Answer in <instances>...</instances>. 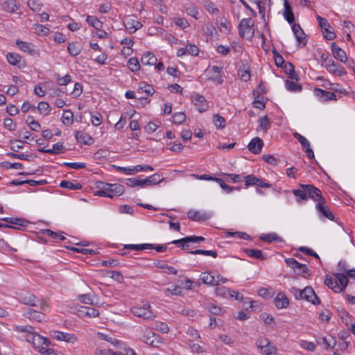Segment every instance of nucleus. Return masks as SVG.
I'll return each instance as SVG.
<instances>
[{
    "instance_id": "obj_1",
    "label": "nucleus",
    "mask_w": 355,
    "mask_h": 355,
    "mask_svg": "<svg viewBox=\"0 0 355 355\" xmlns=\"http://www.w3.org/2000/svg\"><path fill=\"white\" fill-rule=\"evenodd\" d=\"M125 191V188L119 184H105L102 189L98 191L96 195L98 196L108 197L112 198L114 196H119Z\"/></svg>"
},
{
    "instance_id": "obj_2",
    "label": "nucleus",
    "mask_w": 355,
    "mask_h": 355,
    "mask_svg": "<svg viewBox=\"0 0 355 355\" xmlns=\"http://www.w3.org/2000/svg\"><path fill=\"white\" fill-rule=\"evenodd\" d=\"M19 300L24 304L38 307L40 311H45L48 307L43 300H40L29 293H22L19 297Z\"/></svg>"
},
{
    "instance_id": "obj_3",
    "label": "nucleus",
    "mask_w": 355,
    "mask_h": 355,
    "mask_svg": "<svg viewBox=\"0 0 355 355\" xmlns=\"http://www.w3.org/2000/svg\"><path fill=\"white\" fill-rule=\"evenodd\" d=\"M285 262L297 275H300L304 278H309L311 276V270L306 265L299 263L293 258H287L285 259Z\"/></svg>"
},
{
    "instance_id": "obj_4",
    "label": "nucleus",
    "mask_w": 355,
    "mask_h": 355,
    "mask_svg": "<svg viewBox=\"0 0 355 355\" xmlns=\"http://www.w3.org/2000/svg\"><path fill=\"white\" fill-rule=\"evenodd\" d=\"M254 21L251 18H244L239 22L238 29L241 37L251 40L254 36Z\"/></svg>"
},
{
    "instance_id": "obj_5",
    "label": "nucleus",
    "mask_w": 355,
    "mask_h": 355,
    "mask_svg": "<svg viewBox=\"0 0 355 355\" xmlns=\"http://www.w3.org/2000/svg\"><path fill=\"white\" fill-rule=\"evenodd\" d=\"M151 306L148 302H146L141 306H134L131 309V313L139 318L144 320H153L155 315L150 310Z\"/></svg>"
},
{
    "instance_id": "obj_6",
    "label": "nucleus",
    "mask_w": 355,
    "mask_h": 355,
    "mask_svg": "<svg viewBox=\"0 0 355 355\" xmlns=\"http://www.w3.org/2000/svg\"><path fill=\"white\" fill-rule=\"evenodd\" d=\"M300 186L302 189H306L308 198L317 202L324 200V198L322 196L321 191L313 184H300Z\"/></svg>"
},
{
    "instance_id": "obj_7",
    "label": "nucleus",
    "mask_w": 355,
    "mask_h": 355,
    "mask_svg": "<svg viewBox=\"0 0 355 355\" xmlns=\"http://www.w3.org/2000/svg\"><path fill=\"white\" fill-rule=\"evenodd\" d=\"M140 340L153 347H159V345L162 343L159 335L155 334L150 330L144 332L142 336H141Z\"/></svg>"
},
{
    "instance_id": "obj_8",
    "label": "nucleus",
    "mask_w": 355,
    "mask_h": 355,
    "mask_svg": "<svg viewBox=\"0 0 355 355\" xmlns=\"http://www.w3.org/2000/svg\"><path fill=\"white\" fill-rule=\"evenodd\" d=\"M27 341L31 343L34 347L37 348L39 351L42 347L49 346L51 343L50 340L34 331L31 336H28Z\"/></svg>"
},
{
    "instance_id": "obj_9",
    "label": "nucleus",
    "mask_w": 355,
    "mask_h": 355,
    "mask_svg": "<svg viewBox=\"0 0 355 355\" xmlns=\"http://www.w3.org/2000/svg\"><path fill=\"white\" fill-rule=\"evenodd\" d=\"M205 238L203 236H186L180 239L174 240L171 241L170 243L173 244H178L183 243V245H180V248L182 250H189L190 248L189 243H199L200 241H205Z\"/></svg>"
},
{
    "instance_id": "obj_10",
    "label": "nucleus",
    "mask_w": 355,
    "mask_h": 355,
    "mask_svg": "<svg viewBox=\"0 0 355 355\" xmlns=\"http://www.w3.org/2000/svg\"><path fill=\"white\" fill-rule=\"evenodd\" d=\"M301 300L304 299L314 305L320 303V299L316 295L313 288L311 286H306L301 291Z\"/></svg>"
},
{
    "instance_id": "obj_11",
    "label": "nucleus",
    "mask_w": 355,
    "mask_h": 355,
    "mask_svg": "<svg viewBox=\"0 0 355 355\" xmlns=\"http://www.w3.org/2000/svg\"><path fill=\"white\" fill-rule=\"evenodd\" d=\"M188 218L192 220L204 222L211 218L212 214L205 211L189 210L187 213Z\"/></svg>"
},
{
    "instance_id": "obj_12",
    "label": "nucleus",
    "mask_w": 355,
    "mask_h": 355,
    "mask_svg": "<svg viewBox=\"0 0 355 355\" xmlns=\"http://www.w3.org/2000/svg\"><path fill=\"white\" fill-rule=\"evenodd\" d=\"M331 51L334 58L346 64L349 67H352L350 62L347 60L345 52L340 48L335 42L331 44Z\"/></svg>"
},
{
    "instance_id": "obj_13",
    "label": "nucleus",
    "mask_w": 355,
    "mask_h": 355,
    "mask_svg": "<svg viewBox=\"0 0 355 355\" xmlns=\"http://www.w3.org/2000/svg\"><path fill=\"white\" fill-rule=\"evenodd\" d=\"M52 337L57 340L64 341L66 343L72 344L78 341V338L75 334L58 331H53L52 333Z\"/></svg>"
},
{
    "instance_id": "obj_14",
    "label": "nucleus",
    "mask_w": 355,
    "mask_h": 355,
    "mask_svg": "<svg viewBox=\"0 0 355 355\" xmlns=\"http://www.w3.org/2000/svg\"><path fill=\"white\" fill-rule=\"evenodd\" d=\"M192 101L196 110L200 113L205 112L209 107V103L207 100L199 94H194L192 96Z\"/></svg>"
},
{
    "instance_id": "obj_15",
    "label": "nucleus",
    "mask_w": 355,
    "mask_h": 355,
    "mask_svg": "<svg viewBox=\"0 0 355 355\" xmlns=\"http://www.w3.org/2000/svg\"><path fill=\"white\" fill-rule=\"evenodd\" d=\"M245 187L257 186L262 188H270L271 184L264 182L261 178H259L254 175H248L244 178Z\"/></svg>"
},
{
    "instance_id": "obj_16",
    "label": "nucleus",
    "mask_w": 355,
    "mask_h": 355,
    "mask_svg": "<svg viewBox=\"0 0 355 355\" xmlns=\"http://www.w3.org/2000/svg\"><path fill=\"white\" fill-rule=\"evenodd\" d=\"M325 204L326 200L324 199V200L317 202L315 205V209L319 212L320 216L325 217L330 220H334V215Z\"/></svg>"
},
{
    "instance_id": "obj_17",
    "label": "nucleus",
    "mask_w": 355,
    "mask_h": 355,
    "mask_svg": "<svg viewBox=\"0 0 355 355\" xmlns=\"http://www.w3.org/2000/svg\"><path fill=\"white\" fill-rule=\"evenodd\" d=\"M314 94L322 102H327L331 100L336 101V95L334 92H328L320 88L314 89Z\"/></svg>"
},
{
    "instance_id": "obj_18",
    "label": "nucleus",
    "mask_w": 355,
    "mask_h": 355,
    "mask_svg": "<svg viewBox=\"0 0 355 355\" xmlns=\"http://www.w3.org/2000/svg\"><path fill=\"white\" fill-rule=\"evenodd\" d=\"M221 71V67L217 66H212L207 71V73L209 76V79L212 80L213 81L217 83L218 84H222L223 83V79L220 76Z\"/></svg>"
},
{
    "instance_id": "obj_19",
    "label": "nucleus",
    "mask_w": 355,
    "mask_h": 355,
    "mask_svg": "<svg viewBox=\"0 0 355 355\" xmlns=\"http://www.w3.org/2000/svg\"><path fill=\"white\" fill-rule=\"evenodd\" d=\"M263 146V141L259 137L253 138L248 145V150L254 154H259Z\"/></svg>"
},
{
    "instance_id": "obj_20",
    "label": "nucleus",
    "mask_w": 355,
    "mask_h": 355,
    "mask_svg": "<svg viewBox=\"0 0 355 355\" xmlns=\"http://www.w3.org/2000/svg\"><path fill=\"white\" fill-rule=\"evenodd\" d=\"M124 26L130 33H134L141 28L142 24L138 20L128 17L124 21Z\"/></svg>"
},
{
    "instance_id": "obj_21",
    "label": "nucleus",
    "mask_w": 355,
    "mask_h": 355,
    "mask_svg": "<svg viewBox=\"0 0 355 355\" xmlns=\"http://www.w3.org/2000/svg\"><path fill=\"white\" fill-rule=\"evenodd\" d=\"M2 220L8 223L12 226L19 228L21 230L22 227H25L28 224V222L23 218H3L1 219Z\"/></svg>"
},
{
    "instance_id": "obj_22",
    "label": "nucleus",
    "mask_w": 355,
    "mask_h": 355,
    "mask_svg": "<svg viewBox=\"0 0 355 355\" xmlns=\"http://www.w3.org/2000/svg\"><path fill=\"white\" fill-rule=\"evenodd\" d=\"M275 306L280 309L286 308L289 304V300L285 294L279 293L274 300Z\"/></svg>"
},
{
    "instance_id": "obj_23",
    "label": "nucleus",
    "mask_w": 355,
    "mask_h": 355,
    "mask_svg": "<svg viewBox=\"0 0 355 355\" xmlns=\"http://www.w3.org/2000/svg\"><path fill=\"white\" fill-rule=\"evenodd\" d=\"M284 17L285 19L288 21V24H293L295 21L294 14L292 10V8L289 4L288 0H284Z\"/></svg>"
},
{
    "instance_id": "obj_24",
    "label": "nucleus",
    "mask_w": 355,
    "mask_h": 355,
    "mask_svg": "<svg viewBox=\"0 0 355 355\" xmlns=\"http://www.w3.org/2000/svg\"><path fill=\"white\" fill-rule=\"evenodd\" d=\"M3 9L8 12H15L19 8L20 4L17 0H6L3 3Z\"/></svg>"
},
{
    "instance_id": "obj_25",
    "label": "nucleus",
    "mask_w": 355,
    "mask_h": 355,
    "mask_svg": "<svg viewBox=\"0 0 355 355\" xmlns=\"http://www.w3.org/2000/svg\"><path fill=\"white\" fill-rule=\"evenodd\" d=\"M24 315L29 319H33L38 322H42L44 320L45 315L40 311L29 309Z\"/></svg>"
},
{
    "instance_id": "obj_26",
    "label": "nucleus",
    "mask_w": 355,
    "mask_h": 355,
    "mask_svg": "<svg viewBox=\"0 0 355 355\" xmlns=\"http://www.w3.org/2000/svg\"><path fill=\"white\" fill-rule=\"evenodd\" d=\"M157 58L152 52L147 51L145 53L141 59L143 65H155L157 62Z\"/></svg>"
},
{
    "instance_id": "obj_27",
    "label": "nucleus",
    "mask_w": 355,
    "mask_h": 355,
    "mask_svg": "<svg viewBox=\"0 0 355 355\" xmlns=\"http://www.w3.org/2000/svg\"><path fill=\"white\" fill-rule=\"evenodd\" d=\"M324 284L328 286L329 288L333 290L335 293H340L342 290L340 287L339 284L336 279H334L330 276H327L324 279Z\"/></svg>"
},
{
    "instance_id": "obj_28",
    "label": "nucleus",
    "mask_w": 355,
    "mask_h": 355,
    "mask_svg": "<svg viewBox=\"0 0 355 355\" xmlns=\"http://www.w3.org/2000/svg\"><path fill=\"white\" fill-rule=\"evenodd\" d=\"M200 279L202 280V283L205 284H207L209 286H217L216 283V277H214V275H211L209 272H202L200 274Z\"/></svg>"
},
{
    "instance_id": "obj_29",
    "label": "nucleus",
    "mask_w": 355,
    "mask_h": 355,
    "mask_svg": "<svg viewBox=\"0 0 355 355\" xmlns=\"http://www.w3.org/2000/svg\"><path fill=\"white\" fill-rule=\"evenodd\" d=\"M75 137L78 142L87 145L92 144L93 139L87 134H85L81 131H76Z\"/></svg>"
},
{
    "instance_id": "obj_30",
    "label": "nucleus",
    "mask_w": 355,
    "mask_h": 355,
    "mask_svg": "<svg viewBox=\"0 0 355 355\" xmlns=\"http://www.w3.org/2000/svg\"><path fill=\"white\" fill-rule=\"evenodd\" d=\"M284 69L286 73H287L290 78L297 81L299 80V76L295 73V67L291 62H286L282 67Z\"/></svg>"
},
{
    "instance_id": "obj_31",
    "label": "nucleus",
    "mask_w": 355,
    "mask_h": 355,
    "mask_svg": "<svg viewBox=\"0 0 355 355\" xmlns=\"http://www.w3.org/2000/svg\"><path fill=\"white\" fill-rule=\"evenodd\" d=\"M245 253L249 257H252L259 260H264L266 259V255L263 254L262 251L257 249H245Z\"/></svg>"
},
{
    "instance_id": "obj_32",
    "label": "nucleus",
    "mask_w": 355,
    "mask_h": 355,
    "mask_svg": "<svg viewBox=\"0 0 355 355\" xmlns=\"http://www.w3.org/2000/svg\"><path fill=\"white\" fill-rule=\"evenodd\" d=\"M63 144L62 142H58L53 144V148L51 149H45L44 148H42L39 149V151L51 155L59 154L61 153V150L63 148Z\"/></svg>"
},
{
    "instance_id": "obj_33",
    "label": "nucleus",
    "mask_w": 355,
    "mask_h": 355,
    "mask_svg": "<svg viewBox=\"0 0 355 355\" xmlns=\"http://www.w3.org/2000/svg\"><path fill=\"white\" fill-rule=\"evenodd\" d=\"M292 193L296 197V201L298 203H302V202H305L308 200L306 189H293Z\"/></svg>"
},
{
    "instance_id": "obj_34",
    "label": "nucleus",
    "mask_w": 355,
    "mask_h": 355,
    "mask_svg": "<svg viewBox=\"0 0 355 355\" xmlns=\"http://www.w3.org/2000/svg\"><path fill=\"white\" fill-rule=\"evenodd\" d=\"M60 187L62 188L69 189L70 190H79L81 189L83 186L80 183H74L69 180H62L60 183Z\"/></svg>"
},
{
    "instance_id": "obj_35",
    "label": "nucleus",
    "mask_w": 355,
    "mask_h": 355,
    "mask_svg": "<svg viewBox=\"0 0 355 355\" xmlns=\"http://www.w3.org/2000/svg\"><path fill=\"white\" fill-rule=\"evenodd\" d=\"M62 121L65 125H71L73 122V113L69 110H64L62 116Z\"/></svg>"
},
{
    "instance_id": "obj_36",
    "label": "nucleus",
    "mask_w": 355,
    "mask_h": 355,
    "mask_svg": "<svg viewBox=\"0 0 355 355\" xmlns=\"http://www.w3.org/2000/svg\"><path fill=\"white\" fill-rule=\"evenodd\" d=\"M16 44L24 52H26L31 55H33L35 53V50L29 43L17 40L16 41Z\"/></svg>"
},
{
    "instance_id": "obj_37",
    "label": "nucleus",
    "mask_w": 355,
    "mask_h": 355,
    "mask_svg": "<svg viewBox=\"0 0 355 355\" xmlns=\"http://www.w3.org/2000/svg\"><path fill=\"white\" fill-rule=\"evenodd\" d=\"M336 280L338 281L339 282V285H340V287L343 291H344L347 284H348V282H349V280H348V278L349 277L347 274H342V273H336Z\"/></svg>"
},
{
    "instance_id": "obj_38",
    "label": "nucleus",
    "mask_w": 355,
    "mask_h": 355,
    "mask_svg": "<svg viewBox=\"0 0 355 355\" xmlns=\"http://www.w3.org/2000/svg\"><path fill=\"white\" fill-rule=\"evenodd\" d=\"M260 239L266 242L271 243L272 241H282V239L276 233L263 234Z\"/></svg>"
},
{
    "instance_id": "obj_39",
    "label": "nucleus",
    "mask_w": 355,
    "mask_h": 355,
    "mask_svg": "<svg viewBox=\"0 0 355 355\" xmlns=\"http://www.w3.org/2000/svg\"><path fill=\"white\" fill-rule=\"evenodd\" d=\"M80 312L85 316L94 318L99 315V311L93 307L84 306Z\"/></svg>"
},
{
    "instance_id": "obj_40",
    "label": "nucleus",
    "mask_w": 355,
    "mask_h": 355,
    "mask_svg": "<svg viewBox=\"0 0 355 355\" xmlns=\"http://www.w3.org/2000/svg\"><path fill=\"white\" fill-rule=\"evenodd\" d=\"M86 21L96 30H99L102 26L101 21L94 16H87Z\"/></svg>"
},
{
    "instance_id": "obj_41",
    "label": "nucleus",
    "mask_w": 355,
    "mask_h": 355,
    "mask_svg": "<svg viewBox=\"0 0 355 355\" xmlns=\"http://www.w3.org/2000/svg\"><path fill=\"white\" fill-rule=\"evenodd\" d=\"M21 58L19 55H18L17 53H8L6 55V59H7L8 62H9V64L14 65V66L19 64V63L20 62Z\"/></svg>"
},
{
    "instance_id": "obj_42",
    "label": "nucleus",
    "mask_w": 355,
    "mask_h": 355,
    "mask_svg": "<svg viewBox=\"0 0 355 355\" xmlns=\"http://www.w3.org/2000/svg\"><path fill=\"white\" fill-rule=\"evenodd\" d=\"M128 67L132 72H136L140 69V64L137 58H130L128 61Z\"/></svg>"
},
{
    "instance_id": "obj_43",
    "label": "nucleus",
    "mask_w": 355,
    "mask_h": 355,
    "mask_svg": "<svg viewBox=\"0 0 355 355\" xmlns=\"http://www.w3.org/2000/svg\"><path fill=\"white\" fill-rule=\"evenodd\" d=\"M213 122L216 128H223L225 126V119L218 114H215L213 116Z\"/></svg>"
},
{
    "instance_id": "obj_44",
    "label": "nucleus",
    "mask_w": 355,
    "mask_h": 355,
    "mask_svg": "<svg viewBox=\"0 0 355 355\" xmlns=\"http://www.w3.org/2000/svg\"><path fill=\"white\" fill-rule=\"evenodd\" d=\"M272 53L273 54L275 65L278 67H282L283 65L286 63L283 57L275 49L272 50Z\"/></svg>"
},
{
    "instance_id": "obj_45",
    "label": "nucleus",
    "mask_w": 355,
    "mask_h": 355,
    "mask_svg": "<svg viewBox=\"0 0 355 355\" xmlns=\"http://www.w3.org/2000/svg\"><path fill=\"white\" fill-rule=\"evenodd\" d=\"M91 114V122L93 125L94 126H98L102 123V116L101 114L98 112H92Z\"/></svg>"
},
{
    "instance_id": "obj_46",
    "label": "nucleus",
    "mask_w": 355,
    "mask_h": 355,
    "mask_svg": "<svg viewBox=\"0 0 355 355\" xmlns=\"http://www.w3.org/2000/svg\"><path fill=\"white\" fill-rule=\"evenodd\" d=\"M285 86L287 90L290 92H300L302 90V86L293 81L286 80Z\"/></svg>"
},
{
    "instance_id": "obj_47",
    "label": "nucleus",
    "mask_w": 355,
    "mask_h": 355,
    "mask_svg": "<svg viewBox=\"0 0 355 355\" xmlns=\"http://www.w3.org/2000/svg\"><path fill=\"white\" fill-rule=\"evenodd\" d=\"M14 330L18 332L26 333L31 336L33 332V327L29 325H15Z\"/></svg>"
},
{
    "instance_id": "obj_48",
    "label": "nucleus",
    "mask_w": 355,
    "mask_h": 355,
    "mask_svg": "<svg viewBox=\"0 0 355 355\" xmlns=\"http://www.w3.org/2000/svg\"><path fill=\"white\" fill-rule=\"evenodd\" d=\"M294 138H295L301 144L302 147L305 150L310 147V144L309 141L302 135H301L298 132H295L293 134Z\"/></svg>"
},
{
    "instance_id": "obj_49",
    "label": "nucleus",
    "mask_w": 355,
    "mask_h": 355,
    "mask_svg": "<svg viewBox=\"0 0 355 355\" xmlns=\"http://www.w3.org/2000/svg\"><path fill=\"white\" fill-rule=\"evenodd\" d=\"M184 9L188 15H190L196 19H198L199 12L193 5L185 6Z\"/></svg>"
},
{
    "instance_id": "obj_50",
    "label": "nucleus",
    "mask_w": 355,
    "mask_h": 355,
    "mask_svg": "<svg viewBox=\"0 0 355 355\" xmlns=\"http://www.w3.org/2000/svg\"><path fill=\"white\" fill-rule=\"evenodd\" d=\"M67 50L69 54L73 57L78 55L81 52V49L73 42L68 44Z\"/></svg>"
},
{
    "instance_id": "obj_51",
    "label": "nucleus",
    "mask_w": 355,
    "mask_h": 355,
    "mask_svg": "<svg viewBox=\"0 0 355 355\" xmlns=\"http://www.w3.org/2000/svg\"><path fill=\"white\" fill-rule=\"evenodd\" d=\"M37 110L43 115H48L49 114L51 107L46 102L41 101L38 103Z\"/></svg>"
},
{
    "instance_id": "obj_52",
    "label": "nucleus",
    "mask_w": 355,
    "mask_h": 355,
    "mask_svg": "<svg viewBox=\"0 0 355 355\" xmlns=\"http://www.w3.org/2000/svg\"><path fill=\"white\" fill-rule=\"evenodd\" d=\"M191 254H202L211 256L214 258L217 257V252L215 250H196L189 252Z\"/></svg>"
},
{
    "instance_id": "obj_53",
    "label": "nucleus",
    "mask_w": 355,
    "mask_h": 355,
    "mask_svg": "<svg viewBox=\"0 0 355 355\" xmlns=\"http://www.w3.org/2000/svg\"><path fill=\"white\" fill-rule=\"evenodd\" d=\"M26 123L33 131H38L40 128V124L37 121H35L32 116H28Z\"/></svg>"
},
{
    "instance_id": "obj_54",
    "label": "nucleus",
    "mask_w": 355,
    "mask_h": 355,
    "mask_svg": "<svg viewBox=\"0 0 355 355\" xmlns=\"http://www.w3.org/2000/svg\"><path fill=\"white\" fill-rule=\"evenodd\" d=\"M232 290L225 286H220L216 288L215 292L216 295L221 297H227L230 295Z\"/></svg>"
},
{
    "instance_id": "obj_55",
    "label": "nucleus",
    "mask_w": 355,
    "mask_h": 355,
    "mask_svg": "<svg viewBox=\"0 0 355 355\" xmlns=\"http://www.w3.org/2000/svg\"><path fill=\"white\" fill-rule=\"evenodd\" d=\"M214 181L219 184L220 187L227 193L235 189L234 187L226 184L221 178H214Z\"/></svg>"
},
{
    "instance_id": "obj_56",
    "label": "nucleus",
    "mask_w": 355,
    "mask_h": 355,
    "mask_svg": "<svg viewBox=\"0 0 355 355\" xmlns=\"http://www.w3.org/2000/svg\"><path fill=\"white\" fill-rule=\"evenodd\" d=\"M254 99L252 102V105L254 107L258 108L259 110H263L266 107V104L263 101V97L254 96Z\"/></svg>"
},
{
    "instance_id": "obj_57",
    "label": "nucleus",
    "mask_w": 355,
    "mask_h": 355,
    "mask_svg": "<svg viewBox=\"0 0 355 355\" xmlns=\"http://www.w3.org/2000/svg\"><path fill=\"white\" fill-rule=\"evenodd\" d=\"M322 344L324 345V348L326 349H329V348H334L336 345V340L334 337L322 338Z\"/></svg>"
},
{
    "instance_id": "obj_58",
    "label": "nucleus",
    "mask_w": 355,
    "mask_h": 355,
    "mask_svg": "<svg viewBox=\"0 0 355 355\" xmlns=\"http://www.w3.org/2000/svg\"><path fill=\"white\" fill-rule=\"evenodd\" d=\"M267 92V89L266 86L263 85V82L259 83L257 87L253 91V96H261L262 94H266Z\"/></svg>"
},
{
    "instance_id": "obj_59",
    "label": "nucleus",
    "mask_w": 355,
    "mask_h": 355,
    "mask_svg": "<svg viewBox=\"0 0 355 355\" xmlns=\"http://www.w3.org/2000/svg\"><path fill=\"white\" fill-rule=\"evenodd\" d=\"M155 89L152 85L148 84H145L143 87L140 86L138 89V93L145 92L148 95H153L155 93Z\"/></svg>"
},
{
    "instance_id": "obj_60",
    "label": "nucleus",
    "mask_w": 355,
    "mask_h": 355,
    "mask_svg": "<svg viewBox=\"0 0 355 355\" xmlns=\"http://www.w3.org/2000/svg\"><path fill=\"white\" fill-rule=\"evenodd\" d=\"M300 47H304L306 45L307 40L306 36L303 31V33H297V35H295Z\"/></svg>"
},
{
    "instance_id": "obj_61",
    "label": "nucleus",
    "mask_w": 355,
    "mask_h": 355,
    "mask_svg": "<svg viewBox=\"0 0 355 355\" xmlns=\"http://www.w3.org/2000/svg\"><path fill=\"white\" fill-rule=\"evenodd\" d=\"M205 308L210 313L213 315H218L221 311V309L214 304H206Z\"/></svg>"
},
{
    "instance_id": "obj_62",
    "label": "nucleus",
    "mask_w": 355,
    "mask_h": 355,
    "mask_svg": "<svg viewBox=\"0 0 355 355\" xmlns=\"http://www.w3.org/2000/svg\"><path fill=\"white\" fill-rule=\"evenodd\" d=\"M316 19L318 21L319 26L321 28V29L322 31H327V28H330V24L328 22V21L319 15L316 17Z\"/></svg>"
},
{
    "instance_id": "obj_63",
    "label": "nucleus",
    "mask_w": 355,
    "mask_h": 355,
    "mask_svg": "<svg viewBox=\"0 0 355 355\" xmlns=\"http://www.w3.org/2000/svg\"><path fill=\"white\" fill-rule=\"evenodd\" d=\"M259 126L264 132L270 128V121L267 116H264L259 120Z\"/></svg>"
},
{
    "instance_id": "obj_64",
    "label": "nucleus",
    "mask_w": 355,
    "mask_h": 355,
    "mask_svg": "<svg viewBox=\"0 0 355 355\" xmlns=\"http://www.w3.org/2000/svg\"><path fill=\"white\" fill-rule=\"evenodd\" d=\"M262 350H263V353L266 355H275L277 354V349L275 345L270 343L267 347H265Z\"/></svg>"
}]
</instances>
